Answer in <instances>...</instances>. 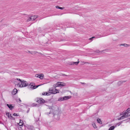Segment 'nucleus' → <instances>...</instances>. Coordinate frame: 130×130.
Instances as JSON below:
<instances>
[{"mask_svg": "<svg viewBox=\"0 0 130 130\" xmlns=\"http://www.w3.org/2000/svg\"><path fill=\"white\" fill-rule=\"evenodd\" d=\"M30 51H28V52H29V53H30Z\"/></svg>", "mask_w": 130, "mask_h": 130, "instance_id": "e433bc0d", "label": "nucleus"}, {"mask_svg": "<svg viewBox=\"0 0 130 130\" xmlns=\"http://www.w3.org/2000/svg\"><path fill=\"white\" fill-rule=\"evenodd\" d=\"M63 8H63L62 7H59V9H63Z\"/></svg>", "mask_w": 130, "mask_h": 130, "instance_id": "473e14b6", "label": "nucleus"}, {"mask_svg": "<svg viewBox=\"0 0 130 130\" xmlns=\"http://www.w3.org/2000/svg\"><path fill=\"white\" fill-rule=\"evenodd\" d=\"M92 125L93 127L95 128H97V126L95 123H93L92 124Z\"/></svg>", "mask_w": 130, "mask_h": 130, "instance_id": "f3484780", "label": "nucleus"}, {"mask_svg": "<svg viewBox=\"0 0 130 130\" xmlns=\"http://www.w3.org/2000/svg\"><path fill=\"white\" fill-rule=\"evenodd\" d=\"M36 102L39 103L41 104L44 103V99L42 98H37Z\"/></svg>", "mask_w": 130, "mask_h": 130, "instance_id": "39448f33", "label": "nucleus"}, {"mask_svg": "<svg viewBox=\"0 0 130 130\" xmlns=\"http://www.w3.org/2000/svg\"><path fill=\"white\" fill-rule=\"evenodd\" d=\"M97 122L100 124H102V122L101 120L99 118H98L97 120Z\"/></svg>", "mask_w": 130, "mask_h": 130, "instance_id": "ddd939ff", "label": "nucleus"}, {"mask_svg": "<svg viewBox=\"0 0 130 130\" xmlns=\"http://www.w3.org/2000/svg\"><path fill=\"white\" fill-rule=\"evenodd\" d=\"M31 21V17H30L27 20V21L28 22Z\"/></svg>", "mask_w": 130, "mask_h": 130, "instance_id": "a878e982", "label": "nucleus"}, {"mask_svg": "<svg viewBox=\"0 0 130 130\" xmlns=\"http://www.w3.org/2000/svg\"><path fill=\"white\" fill-rule=\"evenodd\" d=\"M36 105H37V104H36L35 103H33L32 105L31 106L32 107H34V106H36Z\"/></svg>", "mask_w": 130, "mask_h": 130, "instance_id": "393cba45", "label": "nucleus"}, {"mask_svg": "<svg viewBox=\"0 0 130 130\" xmlns=\"http://www.w3.org/2000/svg\"><path fill=\"white\" fill-rule=\"evenodd\" d=\"M19 101L20 102H21V100H20V99H19Z\"/></svg>", "mask_w": 130, "mask_h": 130, "instance_id": "c9c22d12", "label": "nucleus"}, {"mask_svg": "<svg viewBox=\"0 0 130 130\" xmlns=\"http://www.w3.org/2000/svg\"><path fill=\"white\" fill-rule=\"evenodd\" d=\"M59 7L58 6H56V7L57 8H58V9H59Z\"/></svg>", "mask_w": 130, "mask_h": 130, "instance_id": "72a5a7b5", "label": "nucleus"}, {"mask_svg": "<svg viewBox=\"0 0 130 130\" xmlns=\"http://www.w3.org/2000/svg\"><path fill=\"white\" fill-rule=\"evenodd\" d=\"M17 90L16 89H14L12 91V93L13 95L15 94L17 92Z\"/></svg>", "mask_w": 130, "mask_h": 130, "instance_id": "9d476101", "label": "nucleus"}, {"mask_svg": "<svg viewBox=\"0 0 130 130\" xmlns=\"http://www.w3.org/2000/svg\"><path fill=\"white\" fill-rule=\"evenodd\" d=\"M13 115L14 116H18V115H17V114L16 113H14L13 114Z\"/></svg>", "mask_w": 130, "mask_h": 130, "instance_id": "2f4dec72", "label": "nucleus"}, {"mask_svg": "<svg viewBox=\"0 0 130 130\" xmlns=\"http://www.w3.org/2000/svg\"><path fill=\"white\" fill-rule=\"evenodd\" d=\"M116 127V126H112L110 127L108 130H113Z\"/></svg>", "mask_w": 130, "mask_h": 130, "instance_id": "2eb2a0df", "label": "nucleus"}, {"mask_svg": "<svg viewBox=\"0 0 130 130\" xmlns=\"http://www.w3.org/2000/svg\"><path fill=\"white\" fill-rule=\"evenodd\" d=\"M64 98H63V97H60L59 98L58 100V101H64Z\"/></svg>", "mask_w": 130, "mask_h": 130, "instance_id": "dca6fc26", "label": "nucleus"}, {"mask_svg": "<svg viewBox=\"0 0 130 130\" xmlns=\"http://www.w3.org/2000/svg\"><path fill=\"white\" fill-rule=\"evenodd\" d=\"M23 121L22 120H20V123H18V124H19V125L20 124H23Z\"/></svg>", "mask_w": 130, "mask_h": 130, "instance_id": "4be33fe9", "label": "nucleus"}, {"mask_svg": "<svg viewBox=\"0 0 130 130\" xmlns=\"http://www.w3.org/2000/svg\"><path fill=\"white\" fill-rule=\"evenodd\" d=\"M120 45H123V46H124L126 47V46H127V45H127V44H121Z\"/></svg>", "mask_w": 130, "mask_h": 130, "instance_id": "b1692460", "label": "nucleus"}, {"mask_svg": "<svg viewBox=\"0 0 130 130\" xmlns=\"http://www.w3.org/2000/svg\"><path fill=\"white\" fill-rule=\"evenodd\" d=\"M94 38V37H92V38H90L89 39L90 40H91L92 39V38Z\"/></svg>", "mask_w": 130, "mask_h": 130, "instance_id": "f704fd0d", "label": "nucleus"}, {"mask_svg": "<svg viewBox=\"0 0 130 130\" xmlns=\"http://www.w3.org/2000/svg\"><path fill=\"white\" fill-rule=\"evenodd\" d=\"M121 123V122H119L118 123L117 125H116V126H117V125H118V126H119L120 124Z\"/></svg>", "mask_w": 130, "mask_h": 130, "instance_id": "cd10ccee", "label": "nucleus"}, {"mask_svg": "<svg viewBox=\"0 0 130 130\" xmlns=\"http://www.w3.org/2000/svg\"><path fill=\"white\" fill-rule=\"evenodd\" d=\"M49 91H50L51 93L52 94H55L57 93H59V92H57V91H55V89H53L52 88H50Z\"/></svg>", "mask_w": 130, "mask_h": 130, "instance_id": "20e7f679", "label": "nucleus"}, {"mask_svg": "<svg viewBox=\"0 0 130 130\" xmlns=\"http://www.w3.org/2000/svg\"><path fill=\"white\" fill-rule=\"evenodd\" d=\"M6 105L8 107L10 110H12L14 108V106L12 105V104H6Z\"/></svg>", "mask_w": 130, "mask_h": 130, "instance_id": "1a4fd4ad", "label": "nucleus"}, {"mask_svg": "<svg viewBox=\"0 0 130 130\" xmlns=\"http://www.w3.org/2000/svg\"><path fill=\"white\" fill-rule=\"evenodd\" d=\"M46 92H44L42 93V95H46Z\"/></svg>", "mask_w": 130, "mask_h": 130, "instance_id": "bb28decb", "label": "nucleus"}, {"mask_svg": "<svg viewBox=\"0 0 130 130\" xmlns=\"http://www.w3.org/2000/svg\"><path fill=\"white\" fill-rule=\"evenodd\" d=\"M124 113L126 114H128V115L129 116H130V108H128L125 111H124Z\"/></svg>", "mask_w": 130, "mask_h": 130, "instance_id": "6e6552de", "label": "nucleus"}, {"mask_svg": "<svg viewBox=\"0 0 130 130\" xmlns=\"http://www.w3.org/2000/svg\"><path fill=\"white\" fill-rule=\"evenodd\" d=\"M71 98V96H66L63 97L64 98V100H66L70 98Z\"/></svg>", "mask_w": 130, "mask_h": 130, "instance_id": "f8f14e48", "label": "nucleus"}, {"mask_svg": "<svg viewBox=\"0 0 130 130\" xmlns=\"http://www.w3.org/2000/svg\"><path fill=\"white\" fill-rule=\"evenodd\" d=\"M55 91H57V92H59V90L57 89H55Z\"/></svg>", "mask_w": 130, "mask_h": 130, "instance_id": "c85d7f7f", "label": "nucleus"}, {"mask_svg": "<svg viewBox=\"0 0 130 130\" xmlns=\"http://www.w3.org/2000/svg\"><path fill=\"white\" fill-rule=\"evenodd\" d=\"M6 115L7 116L8 118L11 119H14V118H13L11 116V114L9 112H7L6 113Z\"/></svg>", "mask_w": 130, "mask_h": 130, "instance_id": "0eeeda50", "label": "nucleus"}, {"mask_svg": "<svg viewBox=\"0 0 130 130\" xmlns=\"http://www.w3.org/2000/svg\"><path fill=\"white\" fill-rule=\"evenodd\" d=\"M54 86L56 87H58V86H57V84H54Z\"/></svg>", "mask_w": 130, "mask_h": 130, "instance_id": "7c9ffc66", "label": "nucleus"}, {"mask_svg": "<svg viewBox=\"0 0 130 130\" xmlns=\"http://www.w3.org/2000/svg\"><path fill=\"white\" fill-rule=\"evenodd\" d=\"M27 128L30 130H33V127L30 125H28L27 126Z\"/></svg>", "mask_w": 130, "mask_h": 130, "instance_id": "4468645a", "label": "nucleus"}, {"mask_svg": "<svg viewBox=\"0 0 130 130\" xmlns=\"http://www.w3.org/2000/svg\"><path fill=\"white\" fill-rule=\"evenodd\" d=\"M51 93L50 92V91H49L48 92H46V95H51Z\"/></svg>", "mask_w": 130, "mask_h": 130, "instance_id": "a211bd4d", "label": "nucleus"}, {"mask_svg": "<svg viewBox=\"0 0 130 130\" xmlns=\"http://www.w3.org/2000/svg\"><path fill=\"white\" fill-rule=\"evenodd\" d=\"M19 128H20V129L22 130V127L23 126V124H20L19 125Z\"/></svg>", "mask_w": 130, "mask_h": 130, "instance_id": "5701e85b", "label": "nucleus"}, {"mask_svg": "<svg viewBox=\"0 0 130 130\" xmlns=\"http://www.w3.org/2000/svg\"><path fill=\"white\" fill-rule=\"evenodd\" d=\"M122 113L123 114H122L123 115L121 116L120 117L118 118V120H122L125 118H127L128 117H129L127 115L128 114H126L124 112H123Z\"/></svg>", "mask_w": 130, "mask_h": 130, "instance_id": "f03ea898", "label": "nucleus"}, {"mask_svg": "<svg viewBox=\"0 0 130 130\" xmlns=\"http://www.w3.org/2000/svg\"><path fill=\"white\" fill-rule=\"evenodd\" d=\"M14 81L18 83V85L20 87H24L27 86L28 84L26 81L19 78L15 79Z\"/></svg>", "mask_w": 130, "mask_h": 130, "instance_id": "f257e3e1", "label": "nucleus"}, {"mask_svg": "<svg viewBox=\"0 0 130 130\" xmlns=\"http://www.w3.org/2000/svg\"><path fill=\"white\" fill-rule=\"evenodd\" d=\"M44 76V75L43 74H37L35 75V77H38L41 79H43Z\"/></svg>", "mask_w": 130, "mask_h": 130, "instance_id": "423d86ee", "label": "nucleus"}, {"mask_svg": "<svg viewBox=\"0 0 130 130\" xmlns=\"http://www.w3.org/2000/svg\"><path fill=\"white\" fill-rule=\"evenodd\" d=\"M56 84L57 86H60V87L66 86V84L65 83L61 82H58Z\"/></svg>", "mask_w": 130, "mask_h": 130, "instance_id": "7ed1b4c3", "label": "nucleus"}, {"mask_svg": "<svg viewBox=\"0 0 130 130\" xmlns=\"http://www.w3.org/2000/svg\"><path fill=\"white\" fill-rule=\"evenodd\" d=\"M42 85L43 84L40 85H38L36 86H34L33 87V89H35L37 88L38 86H40Z\"/></svg>", "mask_w": 130, "mask_h": 130, "instance_id": "6ab92c4d", "label": "nucleus"}, {"mask_svg": "<svg viewBox=\"0 0 130 130\" xmlns=\"http://www.w3.org/2000/svg\"><path fill=\"white\" fill-rule=\"evenodd\" d=\"M37 52L35 51H32L31 52H30V53L32 55L35 54Z\"/></svg>", "mask_w": 130, "mask_h": 130, "instance_id": "aec40b11", "label": "nucleus"}, {"mask_svg": "<svg viewBox=\"0 0 130 130\" xmlns=\"http://www.w3.org/2000/svg\"><path fill=\"white\" fill-rule=\"evenodd\" d=\"M125 82V81H120V82H119V83H123V82Z\"/></svg>", "mask_w": 130, "mask_h": 130, "instance_id": "c756f323", "label": "nucleus"}, {"mask_svg": "<svg viewBox=\"0 0 130 130\" xmlns=\"http://www.w3.org/2000/svg\"><path fill=\"white\" fill-rule=\"evenodd\" d=\"M31 21H34V20L36 19L37 17V16L36 15H34L31 16Z\"/></svg>", "mask_w": 130, "mask_h": 130, "instance_id": "9b49d317", "label": "nucleus"}, {"mask_svg": "<svg viewBox=\"0 0 130 130\" xmlns=\"http://www.w3.org/2000/svg\"><path fill=\"white\" fill-rule=\"evenodd\" d=\"M79 62V61L77 62H73V64H75L76 65H77L78 64ZM71 64L72 65V64Z\"/></svg>", "mask_w": 130, "mask_h": 130, "instance_id": "412c9836", "label": "nucleus"}]
</instances>
